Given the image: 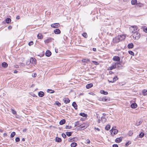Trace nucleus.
Wrapping results in <instances>:
<instances>
[{
  "mask_svg": "<svg viewBox=\"0 0 147 147\" xmlns=\"http://www.w3.org/2000/svg\"><path fill=\"white\" fill-rule=\"evenodd\" d=\"M129 30L131 32L133 33V38L135 39L137 38H138V32L136 27H134V26L131 27L129 28Z\"/></svg>",
  "mask_w": 147,
  "mask_h": 147,
  "instance_id": "nucleus-1",
  "label": "nucleus"
},
{
  "mask_svg": "<svg viewBox=\"0 0 147 147\" xmlns=\"http://www.w3.org/2000/svg\"><path fill=\"white\" fill-rule=\"evenodd\" d=\"M88 126V124L84 123L81 124L78 126L80 127L79 129L81 130L84 129L86 128Z\"/></svg>",
  "mask_w": 147,
  "mask_h": 147,
  "instance_id": "nucleus-2",
  "label": "nucleus"
},
{
  "mask_svg": "<svg viewBox=\"0 0 147 147\" xmlns=\"http://www.w3.org/2000/svg\"><path fill=\"white\" fill-rule=\"evenodd\" d=\"M110 132L112 135H114L117 134V133L118 131L117 129H114L113 127L112 129L110 131Z\"/></svg>",
  "mask_w": 147,
  "mask_h": 147,
  "instance_id": "nucleus-3",
  "label": "nucleus"
},
{
  "mask_svg": "<svg viewBox=\"0 0 147 147\" xmlns=\"http://www.w3.org/2000/svg\"><path fill=\"white\" fill-rule=\"evenodd\" d=\"M120 41L118 36L113 38V42L114 43H117Z\"/></svg>",
  "mask_w": 147,
  "mask_h": 147,
  "instance_id": "nucleus-4",
  "label": "nucleus"
},
{
  "mask_svg": "<svg viewBox=\"0 0 147 147\" xmlns=\"http://www.w3.org/2000/svg\"><path fill=\"white\" fill-rule=\"evenodd\" d=\"M60 26V24L58 23H55L51 25V26L53 28H57Z\"/></svg>",
  "mask_w": 147,
  "mask_h": 147,
  "instance_id": "nucleus-5",
  "label": "nucleus"
},
{
  "mask_svg": "<svg viewBox=\"0 0 147 147\" xmlns=\"http://www.w3.org/2000/svg\"><path fill=\"white\" fill-rule=\"evenodd\" d=\"M116 68V64H115V63H114L111 66H110L108 68V70H111L113 69H115Z\"/></svg>",
  "mask_w": 147,
  "mask_h": 147,
  "instance_id": "nucleus-6",
  "label": "nucleus"
},
{
  "mask_svg": "<svg viewBox=\"0 0 147 147\" xmlns=\"http://www.w3.org/2000/svg\"><path fill=\"white\" fill-rule=\"evenodd\" d=\"M63 100L65 103L67 104L69 102L70 100L67 97H64L63 98Z\"/></svg>",
  "mask_w": 147,
  "mask_h": 147,
  "instance_id": "nucleus-7",
  "label": "nucleus"
},
{
  "mask_svg": "<svg viewBox=\"0 0 147 147\" xmlns=\"http://www.w3.org/2000/svg\"><path fill=\"white\" fill-rule=\"evenodd\" d=\"M118 78L117 76H116L113 78V80H112L110 81V80H108V81L109 83H113L115 82V81H116V80H118Z\"/></svg>",
  "mask_w": 147,
  "mask_h": 147,
  "instance_id": "nucleus-8",
  "label": "nucleus"
},
{
  "mask_svg": "<svg viewBox=\"0 0 147 147\" xmlns=\"http://www.w3.org/2000/svg\"><path fill=\"white\" fill-rule=\"evenodd\" d=\"M120 41L124 40L126 37L125 35H122L118 36Z\"/></svg>",
  "mask_w": 147,
  "mask_h": 147,
  "instance_id": "nucleus-9",
  "label": "nucleus"
},
{
  "mask_svg": "<svg viewBox=\"0 0 147 147\" xmlns=\"http://www.w3.org/2000/svg\"><path fill=\"white\" fill-rule=\"evenodd\" d=\"M113 61H117V62H120V59L118 56H114L113 57Z\"/></svg>",
  "mask_w": 147,
  "mask_h": 147,
  "instance_id": "nucleus-10",
  "label": "nucleus"
},
{
  "mask_svg": "<svg viewBox=\"0 0 147 147\" xmlns=\"http://www.w3.org/2000/svg\"><path fill=\"white\" fill-rule=\"evenodd\" d=\"M115 64H116V67L118 68L121 67H122V66L120 63V62L115 63Z\"/></svg>",
  "mask_w": 147,
  "mask_h": 147,
  "instance_id": "nucleus-11",
  "label": "nucleus"
},
{
  "mask_svg": "<svg viewBox=\"0 0 147 147\" xmlns=\"http://www.w3.org/2000/svg\"><path fill=\"white\" fill-rule=\"evenodd\" d=\"M53 39L52 38H49L47 40H45L44 42L45 43H48L51 42L52 40Z\"/></svg>",
  "mask_w": 147,
  "mask_h": 147,
  "instance_id": "nucleus-12",
  "label": "nucleus"
},
{
  "mask_svg": "<svg viewBox=\"0 0 147 147\" xmlns=\"http://www.w3.org/2000/svg\"><path fill=\"white\" fill-rule=\"evenodd\" d=\"M51 54V53L49 50L47 51L45 53V55L48 57L50 56Z\"/></svg>",
  "mask_w": 147,
  "mask_h": 147,
  "instance_id": "nucleus-13",
  "label": "nucleus"
},
{
  "mask_svg": "<svg viewBox=\"0 0 147 147\" xmlns=\"http://www.w3.org/2000/svg\"><path fill=\"white\" fill-rule=\"evenodd\" d=\"M54 32L55 34H59L61 33V31L59 29H56L54 30Z\"/></svg>",
  "mask_w": 147,
  "mask_h": 147,
  "instance_id": "nucleus-14",
  "label": "nucleus"
},
{
  "mask_svg": "<svg viewBox=\"0 0 147 147\" xmlns=\"http://www.w3.org/2000/svg\"><path fill=\"white\" fill-rule=\"evenodd\" d=\"M36 61V60L35 58L32 57L31 58L30 60V62L32 63H35Z\"/></svg>",
  "mask_w": 147,
  "mask_h": 147,
  "instance_id": "nucleus-15",
  "label": "nucleus"
},
{
  "mask_svg": "<svg viewBox=\"0 0 147 147\" xmlns=\"http://www.w3.org/2000/svg\"><path fill=\"white\" fill-rule=\"evenodd\" d=\"M72 105L75 109H77V105L75 102H73Z\"/></svg>",
  "mask_w": 147,
  "mask_h": 147,
  "instance_id": "nucleus-16",
  "label": "nucleus"
},
{
  "mask_svg": "<svg viewBox=\"0 0 147 147\" xmlns=\"http://www.w3.org/2000/svg\"><path fill=\"white\" fill-rule=\"evenodd\" d=\"M93 86V84L92 83H90V84H88L86 86V88L87 89H89L90 88L92 87Z\"/></svg>",
  "mask_w": 147,
  "mask_h": 147,
  "instance_id": "nucleus-17",
  "label": "nucleus"
},
{
  "mask_svg": "<svg viewBox=\"0 0 147 147\" xmlns=\"http://www.w3.org/2000/svg\"><path fill=\"white\" fill-rule=\"evenodd\" d=\"M38 95L40 97H42L44 96V93L42 91H40L38 93Z\"/></svg>",
  "mask_w": 147,
  "mask_h": 147,
  "instance_id": "nucleus-18",
  "label": "nucleus"
},
{
  "mask_svg": "<svg viewBox=\"0 0 147 147\" xmlns=\"http://www.w3.org/2000/svg\"><path fill=\"white\" fill-rule=\"evenodd\" d=\"M133 47H134V45L132 43H131L127 45V47L129 49H132V48H133Z\"/></svg>",
  "mask_w": 147,
  "mask_h": 147,
  "instance_id": "nucleus-19",
  "label": "nucleus"
},
{
  "mask_svg": "<svg viewBox=\"0 0 147 147\" xmlns=\"http://www.w3.org/2000/svg\"><path fill=\"white\" fill-rule=\"evenodd\" d=\"M131 107L132 108H135L137 106V105L135 103H132L131 105Z\"/></svg>",
  "mask_w": 147,
  "mask_h": 147,
  "instance_id": "nucleus-20",
  "label": "nucleus"
},
{
  "mask_svg": "<svg viewBox=\"0 0 147 147\" xmlns=\"http://www.w3.org/2000/svg\"><path fill=\"white\" fill-rule=\"evenodd\" d=\"M122 141V138H117L115 140V142L117 143L120 142Z\"/></svg>",
  "mask_w": 147,
  "mask_h": 147,
  "instance_id": "nucleus-21",
  "label": "nucleus"
},
{
  "mask_svg": "<svg viewBox=\"0 0 147 147\" xmlns=\"http://www.w3.org/2000/svg\"><path fill=\"white\" fill-rule=\"evenodd\" d=\"M142 94H143L144 95H147V90L146 89H144L142 91Z\"/></svg>",
  "mask_w": 147,
  "mask_h": 147,
  "instance_id": "nucleus-22",
  "label": "nucleus"
},
{
  "mask_svg": "<svg viewBox=\"0 0 147 147\" xmlns=\"http://www.w3.org/2000/svg\"><path fill=\"white\" fill-rule=\"evenodd\" d=\"M2 66L4 67H7L8 66L6 62H3L2 64Z\"/></svg>",
  "mask_w": 147,
  "mask_h": 147,
  "instance_id": "nucleus-23",
  "label": "nucleus"
},
{
  "mask_svg": "<svg viewBox=\"0 0 147 147\" xmlns=\"http://www.w3.org/2000/svg\"><path fill=\"white\" fill-rule=\"evenodd\" d=\"M65 122V120L64 119L61 120L59 122V124L61 125H62L64 124Z\"/></svg>",
  "mask_w": 147,
  "mask_h": 147,
  "instance_id": "nucleus-24",
  "label": "nucleus"
},
{
  "mask_svg": "<svg viewBox=\"0 0 147 147\" xmlns=\"http://www.w3.org/2000/svg\"><path fill=\"white\" fill-rule=\"evenodd\" d=\"M11 20L10 18H7L5 20V22L7 24H9L10 23Z\"/></svg>",
  "mask_w": 147,
  "mask_h": 147,
  "instance_id": "nucleus-25",
  "label": "nucleus"
},
{
  "mask_svg": "<svg viewBox=\"0 0 147 147\" xmlns=\"http://www.w3.org/2000/svg\"><path fill=\"white\" fill-rule=\"evenodd\" d=\"M55 141L57 142H60L61 141V139L60 138L57 137L55 138Z\"/></svg>",
  "mask_w": 147,
  "mask_h": 147,
  "instance_id": "nucleus-26",
  "label": "nucleus"
},
{
  "mask_svg": "<svg viewBox=\"0 0 147 147\" xmlns=\"http://www.w3.org/2000/svg\"><path fill=\"white\" fill-rule=\"evenodd\" d=\"M99 100L100 101H107V99L105 98V97H103L102 98H100Z\"/></svg>",
  "mask_w": 147,
  "mask_h": 147,
  "instance_id": "nucleus-27",
  "label": "nucleus"
},
{
  "mask_svg": "<svg viewBox=\"0 0 147 147\" xmlns=\"http://www.w3.org/2000/svg\"><path fill=\"white\" fill-rule=\"evenodd\" d=\"M101 94H103L105 95H107L108 94V92L107 91H105L104 90H101L100 91Z\"/></svg>",
  "mask_w": 147,
  "mask_h": 147,
  "instance_id": "nucleus-28",
  "label": "nucleus"
},
{
  "mask_svg": "<svg viewBox=\"0 0 147 147\" xmlns=\"http://www.w3.org/2000/svg\"><path fill=\"white\" fill-rule=\"evenodd\" d=\"M77 145V144L75 142H74L71 143V147H75Z\"/></svg>",
  "mask_w": 147,
  "mask_h": 147,
  "instance_id": "nucleus-29",
  "label": "nucleus"
},
{
  "mask_svg": "<svg viewBox=\"0 0 147 147\" xmlns=\"http://www.w3.org/2000/svg\"><path fill=\"white\" fill-rule=\"evenodd\" d=\"M137 0H132L131 1L132 4L135 5L137 4Z\"/></svg>",
  "mask_w": 147,
  "mask_h": 147,
  "instance_id": "nucleus-30",
  "label": "nucleus"
},
{
  "mask_svg": "<svg viewBox=\"0 0 147 147\" xmlns=\"http://www.w3.org/2000/svg\"><path fill=\"white\" fill-rule=\"evenodd\" d=\"M47 92H49L50 93H53L54 92V91L50 89H48L47 90Z\"/></svg>",
  "mask_w": 147,
  "mask_h": 147,
  "instance_id": "nucleus-31",
  "label": "nucleus"
},
{
  "mask_svg": "<svg viewBox=\"0 0 147 147\" xmlns=\"http://www.w3.org/2000/svg\"><path fill=\"white\" fill-rule=\"evenodd\" d=\"M80 115L83 117H86L87 115L85 113H80Z\"/></svg>",
  "mask_w": 147,
  "mask_h": 147,
  "instance_id": "nucleus-32",
  "label": "nucleus"
},
{
  "mask_svg": "<svg viewBox=\"0 0 147 147\" xmlns=\"http://www.w3.org/2000/svg\"><path fill=\"white\" fill-rule=\"evenodd\" d=\"M142 28L144 31L147 33V27L146 26H144L142 27Z\"/></svg>",
  "mask_w": 147,
  "mask_h": 147,
  "instance_id": "nucleus-33",
  "label": "nucleus"
},
{
  "mask_svg": "<svg viewBox=\"0 0 147 147\" xmlns=\"http://www.w3.org/2000/svg\"><path fill=\"white\" fill-rule=\"evenodd\" d=\"M144 134L143 132H141L138 135L139 137L140 138H142L144 136Z\"/></svg>",
  "mask_w": 147,
  "mask_h": 147,
  "instance_id": "nucleus-34",
  "label": "nucleus"
},
{
  "mask_svg": "<svg viewBox=\"0 0 147 147\" xmlns=\"http://www.w3.org/2000/svg\"><path fill=\"white\" fill-rule=\"evenodd\" d=\"M90 60L88 59H84L82 60V61L85 63H87L88 61H89Z\"/></svg>",
  "mask_w": 147,
  "mask_h": 147,
  "instance_id": "nucleus-35",
  "label": "nucleus"
},
{
  "mask_svg": "<svg viewBox=\"0 0 147 147\" xmlns=\"http://www.w3.org/2000/svg\"><path fill=\"white\" fill-rule=\"evenodd\" d=\"M68 136H71L72 132H66L65 133Z\"/></svg>",
  "mask_w": 147,
  "mask_h": 147,
  "instance_id": "nucleus-36",
  "label": "nucleus"
},
{
  "mask_svg": "<svg viewBox=\"0 0 147 147\" xmlns=\"http://www.w3.org/2000/svg\"><path fill=\"white\" fill-rule=\"evenodd\" d=\"M37 37L39 39H42V36L41 34H39L37 35Z\"/></svg>",
  "mask_w": 147,
  "mask_h": 147,
  "instance_id": "nucleus-37",
  "label": "nucleus"
},
{
  "mask_svg": "<svg viewBox=\"0 0 147 147\" xmlns=\"http://www.w3.org/2000/svg\"><path fill=\"white\" fill-rule=\"evenodd\" d=\"M110 125H108L105 127V129L107 130H108L110 129Z\"/></svg>",
  "mask_w": 147,
  "mask_h": 147,
  "instance_id": "nucleus-38",
  "label": "nucleus"
},
{
  "mask_svg": "<svg viewBox=\"0 0 147 147\" xmlns=\"http://www.w3.org/2000/svg\"><path fill=\"white\" fill-rule=\"evenodd\" d=\"M101 120L102 122H105L106 121V119L104 117H102L101 118Z\"/></svg>",
  "mask_w": 147,
  "mask_h": 147,
  "instance_id": "nucleus-39",
  "label": "nucleus"
},
{
  "mask_svg": "<svg viewBox=\"0 0 147 147\" xmlns=\"http://www.w3.org/2000/svg\"><path fill=\"white\" fill-rule=\"evenodd\" d=\"M55 104L58 105V107H60L61 105V103L58 101H57L55 102Z\"/></svg>",
  "mask_w": 147,
  "mask_h": 147,
  "instance_id": "nucleus-40",
  "label": "nucleus"
},
{
  "mask_svg": "<svg viewBox=\"0 0 147 147\" xmlns=\"http://www.w3.org/2000/svg\"><path fill=\"white\" fill-rule=\"evenodd\" d=\"M81 125V124L80 123L79 121H77L75 123V126H79Z\"/></svg>",
  "mask_w": 147,
  "mask_h": 147,
  "instance_id": "nucleus-41",
  "label": "nucleus"
},
{
  "mask_svg": "<svg viewBox=\"0 0 147 147\" xmlns=\"http://www.w3.org/2000/svg\"><path fill=\"white\" fill-rule=\"evenodd\" d=\"M16 133L15 132H12L11 134V138H13L14 137Z\"/></svg>",
  "mask_w": 147,
  "mask_h": 147,
  "instance_id": "nucleus-42",
  "label": "nucleus"
},
{
  "mask_svg": "<svg viewBox=\"0 0 147 147\" xmlns=\"http://www.w3.org/2000/svg\"><path fill=\"white\" fill-rule=\"evenodd\" d=\"M82 35L85 38H87L88 36L87 34L86 33H84L82 34Z\"/></svg>",
  "mask_w": 147,
  "mask_h": 147,
  "instance_id": "nucleus-43",
  "label": "nucleus"
},
{
  "mask_svg": "<svg viewBox=\"0 0 147 147\" xmlns=\"http://www.w3.org/2000/svg\"><path fill=\"white\" fill-rule=\"evenodd\" d=\"M131 142L130 141H128L127 143H126L125 145L126 146H128L129 144H131Z\"/></svg>",
  "mask_w": 147,
  "mask_h": 147,
  "instance_id": "nucleus-44",
  "label": "nucleus"
},
{
  "mask_svg": "<svg viewBox=\"0 0 147 147\" xmlns=\"http://www.w3.org/2000/svg\"><path fill=\"white\" fill-rule=\"evenodd\" d=\"M130 55H134V53L131 51H128Z\"/></svg>",
  "mask_w": 147,
  "mask_h": 147,
  "instance_id": "nucleus-45",
  "label": "nucleus"
},
{
  "mask_svg": "<svg viewBox=\"0 0 147 147\" xmlns=\"http://www.w3.org/2000/svg\"><path fill=\"white\" fill-rule=\"evenodd\" d=\"M71 128V126H70L66 125L65 127L66 129H70Z\"/></svg>",
  "mask_w": 147,
  "mask_h": 147,
  "instance_id": "nucleus-46",
  "label": "nucleus"
},
{
  "mask_svg": "<svg viewBox=\"0 0 147 147\" xmlns=\"http://www.w3.org/2000/svg\"><path fill=\"white\" fill-rule=\"evenodd\" d=\"M15 140L16 142H19L20 140V138L19 137H17L15 139Z\"/></svg>",
  "mask_w": 147,
  "mask_h": 147,
  "instance_id": "nucleus-47",
  "label": "nucleus"
},
{
  "mask_svg": "<svg viewBox=\"0 0 147 147\" xmlns=\"http://www.w3.org/2000/svg\"><path fill=\"white\" fill-rule=\"evenodd\" d=\"M33 41H30L28 43V45L29 46H31V45H33Z\"/></svg>",
  "mask_w": 147,
  "mask_h": 147,
  "instance_id": "nucleus-48",
  "label": "nucleus"
},
{
  "mask_svg": "<svg viewBox=\"0 0 147 147\" xmlns=\"http://www.w3.org/2000/svg\"><path fill=\"white\" fill-rule=\"evenodd\" d=\"M132 134L133 133L131 131H130L128 134V135L129 136H131L132 135Z\"/></svg>",
  "mask_w": 147,
  "mask_h": 147,
  "instance_id": "nucleus-49",
  "label": "nucleus"
},
{
  "mask_svg": "<svg viewBox=\"0 0 147 147\" xmlns=\"http://www.w3.org/2000/svg\"><path fill=\"white\" fill-rule=\"evenodd\" d=\"M12 113L14 115L16 114V111L13 109H11Z\"/></svg>",
  "mask_w": 147,
  "mask_h": 147,
  "instance_id": "nucleus-50",
  "label": "nucleus"
},
{
  "mask_svg": "<svg viewBox=\"0 0 147 147\" xmlns=\"http://www.w3.org/2000/svg\"><path fill=\"white\" fill-rule=\"evenodd\" d=\"M62 136L63 138H66V135L64 134H62Z\"/></svg>",
  "mask_w": 147,
  "mask_h": 147,
  "instance_id": "nucleus-51",
  "label": "nucleus"
},
{
  "mask_svg": "<svg viewBox=\"0 0 147 147\" xmlns=\"http://www.w3.org/2000/svg\"><path fill=\"white\" fill-rule=\"evenodd\" d=\"M113 147H118V146L117 144H114L113 145Z\"/></svg>",
  "mask_w": 147,
  "mask_h": 147,
  "instance_id": "nucleus-52",
  "label": "nucleus"
},
{
  "mask_svg": "<svg viewBox=\"0 0 147 147\" xmlns=\"http://www.w3.org/2000/svg\"><path fill=\"white\" fill-rule=\"evenodd\" d=\"M36 76V73H34L33 75L32 74V76L34 77H35Z\"/></svg>",
  "mask_w": 147,
  "mask_h": 147,
  "instance_id": "nucleus-53",
  "label": "nucleus"
},
{
  "mask_svg": "<svg viewBox=\"0 0 147 147\" xmlns=\"http://www.w3.org/2000/svg\"><path fill=\"white\" fill-rule=\"evenodd\" d=\"M94 129H95L97 130L98 131H100V129H99L98 128L95 127Z\"/></svg>",
  "mask_w": 147,
  "mask_h": 147,
  "instance_id": "nucleus-54",
  "label": "nucleus"
},
{
  "mask_svg": "<svg viewBox=\"0 0 147 147\" xmlns=\"http://www.w3.org/2000/svg\"><path fill=\"white\" fill-rule=\"evenodd\" d=\"M12 28V26H8V29L9 30H10Z\"/></svg>",
  "mask_w": 147,
  "mask_h": 147,
  "instance_id": "nucleus-55",
  "label": "nucleus"
},
{
  "mask_svg": "<svg viewBox=\"0 0 147 147\" xmlns=\"http://www.w3.org/2000/svg\"><path fill=\"white\" fill-rule=\"evenodd\" d=\"M86 141H87V143L88 144H89L90 142V140L89 139H87L86 140Z\"/></svg>",
  "mask_w": 147,
  "mask_h": 147,
  "instance_id": "nucleus-56",
  "label": "nucleus"
},
{
  "mask_svg": "<svg viewBox=\"0 0 147 147\" xmlns=\"http://www.w3.org/2000/svg\"><path fill=\"white\" fill-rule=\"evenodd\" d=\"M92 50L94 51H96V48H93L92 49Z\"/></svg>",
  "mask_w": 147,
  "mask_h": 147,
  "instance_id": "nucleus-57",
  "label": "nucleus"
},
{
  "mask_svg": "<svg viewBox=\"0 0 147 147\" xmlns=\"http://www.w3.org/2000/svg\"><path fill=\"white\" fill-rule=\"evenodd\" d=\"M93 62L95 64L97 65L98 63L97 62L95 61H93Z\"/></svg>",
  "mask_w": 147,
  "mask_h": 147,
  "instance_id": "nucleus-58",
  "label": "nucleus"
},
{
  "mask_svg": "<svg viewBox=\"0 0 147 147\" xmlns=\"http://www.w3.org/2000/svg\"><path fill=\"white\" fill-rule=\"evenodd\" d=\"M20 18V17L19 16H18L16 17V19H19Z\"/></svg>",
  "mask_w": 147,
  "mask_h": 147,
  "instance_id": "nucleus-59",
  "label": "nucleus"
},
{
  "mask_svg": "<svg viewBox=\"0 0 147 147\" xmlns=\"http://www.w3.org/2000/svg\"><path fill=\"white\" fill-rule=\"evenodd\" d=\"M109 73L110 74H113V72L112 71H110L109 72Z\"/></svg>",
  "mask_w": 147,
  "mask_h": 147,
  "instance_id": "nucleus-60",
  "label": "nucleus"
},
{
  "mask_svg": "<svg viewBox=\"0 0 147 147\" xmlns=\"http://www.w3.org/2000/svg\"><path fill=\"white\" fill-rule=\"evenodd\" d=\"M27 129H25L23 130V131L24 132H26V131Z\"/></svg>",
  "mask_w": 147,
  "mask_h": 147,
  "instance_id": "nucleus-61",
  "label": "nucleus"
},
{
  "mask_svg": "<svg viewBox=\"0 0 147 147\" xmlns=\"http://www.w3.org/2000/svg\"><path fill=\"white\" fill-rule=\"evenodd\" d=\"M17 72H18V71H17L16 70H15L14 72V73H15V74L17 73Z\"/></svg>",
  "mask_w": 147,
  "mask_h": 147,
  "instance_id": "nucleus-62",
  "label": "nucleus"
},
{
  "mask_svg": "<svg viewBox=\"0 0 147 147\" xmlns=\"http://www.w3.org/2000/svg\"><path fill=\"white\" fill-rule=\"evenodd\" d=\"M22 141H25V140L24 138H23L22 139Z\"/></svg>",
  "mask_w": 147,
  "mask_h": 147,
  "instance_id": "nucleus-63",
  "label": "nucleus"
},
{
  "mask_svg": "<svg viewBox=\"0 0 147 147\" xmlns=\"http://www.w3.org/2000/svg\"><path fill=\"white\" fill-rule=\"evenodd\" d=\"M103 115L104 116H105L106 115V114H104V113L103 114Z\"/></svg>",
  "mask_w": 147,
  "mask_h": 147,
  "instance_id": "nucleus-64",
  "label": "nucleus"
}]
</instances>
